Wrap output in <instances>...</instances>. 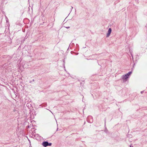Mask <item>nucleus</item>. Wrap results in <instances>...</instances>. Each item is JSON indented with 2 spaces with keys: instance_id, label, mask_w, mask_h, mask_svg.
Masks as SVG:
<instances>
[{
  "instance_id": "1",
  "label": "nucleus",
  "mask_w": 147,
  "mask_h": 147,
  "mask_svg": "<svg viewBox=\"0 0 147 147\" xmlns=\"http://www.w3.org/2000/svg\"><path fill=\"white\" fill-rule=\"evenodd\" d=\"M87 121L90 123H92L93 122V119L91 116H89L87 118Z\"/></svg>"
},
{
  "instance_id": "13",
  "label": "nucleus",
  "mask_w": 147,
  "mask_h": 147,
  "mask_svg": "<svg viewBox=\"0 0 147 147\" xmlns=\"http://www.w3.org/2000/svg\"><path fill=\"white\" fill-rule=\"evenodd\" d=\"M27 38V37H26V36H25V39H26V38Z\"/></svg>"
},
{
  "instance_id": "14",
  "label": "nucleus",
  "mask_w": 147,
  "mask_h": 147,
  "mask_svg": "<svg viewBox=\"0 0 147 147\" xmlns=\"http://www.w3.org/2000/svg\"><path fill=\"white\" fill-rule=\"evenodd\" d=\"M130 147H133V146H130Z\"/></svg>"
},
{
  "instance_id": "12",
  "label": "nucleus",
  "mask_w": 147,
  "mask_h": 147,
  "mask_svg": "<svg viewBox=\"0 0 147 147\" xmlns=\"http://www.w3.org/2000/svg\"><path fill=\"white\" fill-rule=\"evenodd\" d=\"M73 9V7L71 6V9L72 10Z\"/></svg>"
},
{
  "instance_id": "5",
  "label": "nucleus",
  "mask_w": 147,
  "mask_h": 147,
  "mask_svg": "<svg viewBox=\"0 0 147 147\" xmlns=\"http://www.w3.org/2000/svg\"><path fill=\"white\" fill-rule=\"evenodd\" d=\"M132 73L131 71H130L128 73H127V74H126L127 76L129 77V76Z\"/></svg>"
},
{
  "instance_id": "2",
  "label": "nucleus",
  "mask_w": 147,
  "mask_h": 147,
  "mask_svg": "<svg viewBox=\"0 0 147 147\" xmlns=\"http://www.w3.org/2000/svg\"><path fill=\"white\" fill-rule=\"evenodd\" d=\"M111 28H109L108 30V32L107 34L106 37H108L110 35V34L111 33Z\"/></svg>"
},
{
  "instance_id": "15",
  "label": "nucleus",
  "mask_w": 147,
  "mask_h": 147,
  "mask_svg": "<svg viewBox=\"0 0 147 147\" xmlns=\"http://www.w3.org/2000/svg\"><path fill=\"white\" fill-rule=\"evenodd\" d=\"M36 136H38V135H36Z\"/></svg>"
},
{
  "instance_id": "8",
  "label": "nucleus",
  "mask_w": 147,
  "mask_h": 147,
  "mask_svg": "<svg viewBox=\"0 0 147 147\" xmlns=\"http://www.w3.org/2000/svg\"><path fill=\"white\" fill-rule=\"evenodd\" d=\"M106 122V119H105V125Z\"/></svg>"
},
{
  "instance_id": "7",
  "label": "nucleus",
  "mask_w": 147,
  "mask_h": 147,
  "mask_svg": "<svg viewBox=\"0 0 147 147\" xmlns=\"http://www.w3.org/2000/svg\"><path fill=\"white\" fill-rule=\"evenodd\" d=\"M52 145V143H49L48 145V146H51Z\"/></svg>"
},
{
  "instance_id": "17",
  "label": "nucleus",
  "mask_w": 147,
  "mask_h": 147,
  "mask_svg": "<svg viewBox=\"0 0 147 147\" xmlns=\"http://www.w3.org/2000/svg\"><path fill=\"white\" fill-rule=\"evenodd\" d=\"M33 81H34V80H33Z\"/></svg>"
},
{
  "instance_id": "16",
  "label": "nucleus",
  "mask_w": 147,
  "mask_h": 147,
  "mask_svg": "<svg viewBox=\"0 0 147 147\" xmlns=\"http://www.w3.org/2000/svg\"><path fill=\"white\" fill-rule=\"evenodd\" d=\"M58 130V128L57 129V130Z\"/></svg>"
},
{
  "instance_id": "4",
  "label": "nucleus",
  "mask_w": 147,
  "mask_h": 147,
  "mask_svg": "<svg viewBox=\"0 0 147 147\" xmlns=\"http://www.w3.org/2000/svg\"><path fill=\"white\" fill-rule=\"evenodd\" d=\"M129 78L128 76H127L125 74L124 75H123L122 76V78L123 79H126L127 78Z\"/></svg>"
},
{
  "instance_id": "9",
  "label": "nucleus",
  "mask_w": 147,
  "mask_h": 147,
  "mask_svg": "<svg viewBox=\"0 0 147 147\" xmlns=\"http://www.w3.org/2000/svg\"><path fill=\"white\" fill-rule=\"evenodd\" d=\"M66 28H67V29H68V28H69L70 27H65Z\"/></svg>"
},
{
  "instance_id": "6",
  "label": "nucleus",
  "mask_w": 147,
  "mask_h": 147,
  "mask_svg": "<svg viewBox=\"0 0 147 147\" xmlns=\"http://www.w3.org/2000/svg\"><path fill=\"white\" fill-rule=\"evenodd\" d=\"M26 106L27 107H29L31 106V104L29 103H27V104L26 105Z\"/></svg>"
},
{
  "instance_id": "10",
  "label": "nucleus",
  "mask_w": 147,
  "mask_h": 147,
  "mask_svg": "<svg viewBox=\"0 0 147 147\" xmlns=\"http://www.w3.org/2000/svg\"><path fill=\"white\" fill-rule=\"evenodd\" d=\"M76 53V55H78V53Z\"/></svg>"
},
{
  "instance_id": "11",
  "label": "nucleus",
  "mask_w": 147,
  "mask_h": 147,
  "mask_svg": "<svg viewBox=\"0 0 147 147\" xmlns=\"http://www.w3.org/2000/svg\"><path fill=\"white\" fill-rule=\"evenodd\" d=\"M144 92V91H142L141 92V93L142 94Z\"/></svg>"
},
{
  "instance_id": "3",
  "label": "nucleus",
  "mask_w": 147,
  "mask_h": 147,
  "mask_svg": "<svg viewBox=\"0 0 147 147\" xmlns=\"http://www.w3.org/2000/svg\"><path fill=\"white\" fill-rule=\"evenodd\" d=\"M48 142L47 141L43 142L42 144V145L44 147H46L48 146Z\"/></svg>"
}]
</instances>
